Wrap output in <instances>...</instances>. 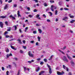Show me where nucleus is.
Instances as JSON below:
<instances>
[{
	"instance_id": "obj_44",
	"label": "nucleus",
	"mask_w": 75,
	"mask_h": 75,
	"mask_svg": "<svg viewBox=\"0 0 75 75\" xmlns=\"http://www.w3.org/2000/svg\"><path fill=\"white\" fill-rule=\"evenodd\" d=\"M44 73V71H42L40 73L41 74H42Z\"/></svg>"
},
{
	"instance_id": "obj_36",
	"label": "nucleus",
	"mask_w": 75,
	"mask_h": 75,
	"mask_svg": "<svg viewBox=\"0 0 75 75\" xmlns=\"http://www.w3.org/2000/svg\"><path fill=\"white\" fill-rule=\"evenodd\" d=\"M47 67H48V68H49V69H50V68H51L50 66V65H48V64H47Z\"/></svg>"
},
{
	"instance_id": "obj_47",
	"label": "nucleus",
	"mask_w": 75,
	"mask_h": 75,
	"mask_svg": "<svg viewBox=\"0 0 75 75\" xmlns=\"http://www.w3.org/2000/svg\"><path fill=\"white\" fill-rule=\"evenodd\" d=\"M58 4H59V6H61L62 4L61 3V2H59L58 3Z\"/></svg>"
},
{
	"instance_id": "obj_60",
	"label": "nucleus",
	"mask_w": 75,
	"mask_h": 75,
	"mask_svg": "<svg viewBox=\"0 0 75 75\" xmlns=\"http://www.w3.org/2000/svg\"><path fill=\"white\" fill-rule=\"evenodd\" d=\"M9 38H13V36H9Z\"/></svg>"
},
{
	"instance_id": "obj_35",
	"label": "nucleus",
	"mask_w": 75,
	"mask_h": 75,
	"mask_svg": "<svg viewBox=\"0 0 75 75\" xmlns=\"http://www.w3.org/2000/svg\"><path fill=\"white\" fill-rule=\"evenodd\" d=\"M66 47H67L66 46H64L63 47V48L62 49L63 50H65Z\"/></svg>"
},
{
	"instance_id": "obj_10",
	"label": "nucleus",
	"mask_w": 75,
	"mask_h": 75,
	"mask_svg": "<svg viewBox=\"0 0 75 75\" xmlns=\"http://www.w3.org/2000/svg\"><path fill=\"white\" fill-rule=\"evenodd\" d=\"M8 8V4H6L5 5V6L4 7V10H6Z\"/></svg>"
},
{
	"instance_id": "obj_61",
	"label": "nucleus",
	"mask_w": 75,
	"mask_h": 75,
	"mask_svg": "<svg viewBox=\"0 0 75 75\" xmlns=\"http://www.w3.org/2000/svg\"><path fill=\"white\" fill-rule=\"evenodd\" d=\"M47 22H50V21H51L49 19H47Z\"/></svg>"
},
{
	"instance_id": "obj_31",
	"label": "nucleus",
	"mask_w": 75,
	"mask_h": 75,
	"mask_svg": "<svg viewBox=\"0 0 75 75\" xmlns=\"http://www.w3.org/2000/svg\"><path fill=\"white\" fill-rule=\"evenodd\" d=\"M10 36L8 35H6V38H9Z\"/></svg>"
},
{
	"instance_id": "obj_3",
	"label": "nucleus",
	"mask_w": 75,
	"mask_h": 75,
	"mask_svg": "<svg viewBox=\"0 0 75 75\" xmlns=\"http://www.w3.org/2000/svg\"><path fill=\"white\" fill-rule=\"evenodd\" d=\"M63 59L64 61L67 62H68V60L67 59L66 56H64L63 58Z\"/></svg>"
},
{
	"instance_id": "obj_57",
	"label": "nucleus",
	"mask_w": 75,
	"mask_h": 75,
	"mask_svg": "<svg viewBox=\"0 0 75 75\" xmlns=\"http://www.w3.org/2000/svg\"><path fill=\"white\" fill-rule=\"evenodd\" d=\"M2 71H4V68L3 67H2Z\"/></svg>"
},
{
	"instance_id": "obj_1",
	"label": "nucleus",
	"mask_w": 75,
	"mask_h": 75,
	"mask_svg": "<svg viewBox=\"0 0 75 75\" xmlns=\"http://www.w3.org/2000/svg\"><path fill=\"white\" fill-rule=\"evenodd\" d=\"M57 8V6H54V5H52L51 6L50 9L51 10V11H54V9L55 10H56Z\"/></svg>"
},
{
	"instance_id": "obj_32",
	"label": "nucleus",
	"mask_w": 75,
	"mask_h": 75,
	"mask_svg": "<svg viewBox=\"0 0 75 75\" xmlns=\"http://www.w3.org/2000/svg\"><path fill=\"white\" fill-rule=\"evenodd\" d=\"M68 75H72V73L71 72H69L68 73Z\"/></svg>"
},
{
	"instance_id": "obj_50",
	"label": "nucleus",
	"mask_w": 75,
	"mask_h": 75,
	"mask_svg": "<svg viewBox=\"0 0 75 75\" xmlns=\"http://www.w3.org/2000/svg\"><path fill=\"white\" fill-rule=\"evenodd\" d=\"M33 11H34V12H37V9H35L33 10Z\"/></svg>"
},
{
	"instance_id": "obj_12",
	"label": "nucleus",
	"mask_w": 75,
	"mask_h": 75,
	"mask_svg": "<svg viewBox=\"0 0 75 75\" xmlns=\"http://www.w3.org/2000/svg\"><path fill=\"white\" fill-rule=\"evenodd\" d=\"M39 17H40V15H39V14H37V15H36V17H37V18H38V19L39 20H40V19H41V18Z\"/></svg>"
},
{
	"instance_id": "obj_40",
	"label": "nucleus",
	"mask_w": 75,
	"mask_h": 75,
	"mask_svg": "<svg viewBox=\"0 0 75 75\" xmlns=\"http://www.w3.org/2000/svg\"><path fill=\"white\" fill-rule=\"evenodd\" d=\"M70 17L71 18H74V16H70Z\"/></svg>"
},
{
	"instance_id": "obj_30",
	"label": "nucleus",
	"mask_w": 75,
	"mask_h": 75,
	"mask_svg": "<svg viewBox=\"0 0 75 75\" xmlns=\"http://www.w3.org/2000/svg\"><path fill=\"white\" fill-rule=\"evenodd\" d=\"M12 64H13V65H14L15 67H16L17 66V64H16V63L15 62H13L12 63Z\"/></svg>"
},
{
	"instance_id": "obj_41",
	"label": "nucleus",
	"mask_w": 75,
	"mask_h": 75,
	"mask_svg": "<svg viewBox=\"0 0 75 75\" xmlns=\"http://www.w3.org/2000/svg\"><path fill=\"white\" fill-rule=\"evenodd\" d=\"M8 68H10V69H11V66L10 65H8Z\"/></svg>"
},
{
	"instance_id": "obj_2",
	"label": "nucleus",
	"mask_w": 75,
	"mask_h": 75,
	"mask_svg": "<svg viewBox=\"0 0 75 75\" xmlns=\"http://www.w3.org/2000/svg\"><path fill=\"white\" fill-rule=\"evenodd\" d=\"M28 55L30 57H32V58L34 57V55L31 53V52L30 51H29L28 52Z\"/></svg>"
},
{
	"instance_id": "obj_64",
	"label": "nucleus",
	"mask_w": 75,
	"mask_h": 75,
	"mask_svg": "<svg viewBox=\"0 0 75 75\" xmlns=\"http://www.w3.org/2000/svg\"><path fill=\"white\" fill-rule=\"evenodd\" d=\"M23 48L24 49H26V47H25V46H23Z\"/></svg>"
},
{
	"instance_id": "obj_27",
	"label": "nucleus",
	"mask_w": 75,
	"mask_h": 75,
	"mask_svg": "<svg viewBox=\"0 0 75 75\" xmlns=\"http://www.w3.org/2000/svg\"><path fill=\"white\" fill-rule=\"evenodd\" d=\"M5 23L6 25H8V22L5 21Z\"/></svg>"
},
{
	"instance_id": "obj_54",
	"label": "nucleus",
	"mask_w": 75,
	"mask_h": 75,
	"mask_svg": "<svg viewBox=\"0 0 75 75\" xmlns=\"http://www.w3.org/2000/svg\"><path fill=\"white\" fill-rule=\"evenodd\" d=\"M19 31L20 33H22V31H21V29H20L19 30Z\"/></svg>"
},
{
	"instance_id": "obj_56",
	"label": "nucleus",
	"mask_w": 75,
	"mask_h": 75,
	"mask_svg": "<svg viewBox=\"0 0 75 75\" xmlns=\"http://www.w3.org/2000/svg\"><path fill=\"white\" fill-rule=\"evenodd\" d=\"M12 2V0H10L8 1V3H10Z\"/></svg>"
},
{
	"instance_id": "obj_38",
	"label": "nucleus",
	"mask_w": 75,
	"mask_h": 75,
	"mask_svg": "<svg viewBox=\"0 0 75 75\" xmlns=\"http://www.w3.org/2000/svg\"><path fill=\"white\" fill-rule=\"evenodd\" d=\"M44 61H45V62H47V60L46 59H44Z\"/></svg>"
},
{
	"instance_id": "obj_20",
	"label": "nucleus",
	"mask_w": 75,
	"mask_h": 75,
	"mask_svg": "<svg viewBox=\"0 0 75 75\" xmlns=\"http://www.w3.org/2000/svg\"><path fill=\"white\" fill-rule=\"evenodd\" d=\"M5 51L6 52H9V49L8 48H6V49Z\"/></svg>"
},
{
	"instance_id": "obj_22",
	"label": "nucleus",
	"mask_w": 75,
	"mask_h": 75,
	"mask_svg": "<svg viewBox=\"0 0 75 75\" xmlns=\"http://www.w3.org/2000/svg\"><path fill=\"white\" fill-rule=\"evenodd\" d=\"M28 17H29V18H32L33 17V16L31 15H29L28 16Z\"/></svg>"
},
{
	"instance_id": "obj_11",
	"label": "nucleus",
	"mask_w": 75,
	"mask_h": 75,
	"mask_svg": "<svg viewBox=\"0 0 75 75\" xmlns=\"http://www.w3.org/2000/svg\"><path fill=\"white\" fill-rule=\"evenodd\" d=\"M40 67H37L36 69V72H38L40 70Z\"/></svg>"
},
{
	"instance_id": "obj_17",
	"label": "nucleus",
	"mask_w": 75,
	"mask_h": 75,
	"mask_svg": "<svg viewBox=\"0 0 75 75\" xmlns=\"http://www.w3.org/2000/svg\"><path fill=\"white\" fill-rule=\"evenodd\" d=\"M38 31H39V33H40V34H41V33H42V31L40 29H38Z\"/></svg>"
},
{
	"instance_id": "obj_55",
	"label": "nucleus",
	"mask_w": 75,
	"mask_h": 75,
	"mask_svg": "<svg viewBox=\"0 0 75 75\" xmlns=\"http://www.w3.org/2000/svg\"><path fill=\"white\" fill-rule=\"evenodd\" d=\"M20 53H22L23 52V50H20Z\"/></svg>"
},
{
	"instance_id": "obj_24",
	"label": "nucleus",
	"mask_w": 75,
	"mask_h": 75,
	"mask_svg": "<svg viewBox=\"0 0 75 75\" xmlns=\"http://www.w3.org/2000/svg\"><path fill=\"white\" fill-rule=\"evenodd\" d=\"M75 22V20H72L70 21V23H74Z\"/></svg>"
},
{
	"instance_id": "obj_37",
	"label": "nucleus",
	"mask_w": 75,
	"mask_h": 75,
	"mask_svg": "<svg viewBox=\"0 0 75 75\" xmlns=\"http://www.w3.org/2000/svg\"><path fill=\"white\" fill-rule=\"evenodd\" d=\"M13 59L16 61H17V60H18V58H17L15 57L13 58Z\"/></svg>"
},
{
	"instance_id": "obj_15",
	"label": "nucleus",
	"mask_w": 75,
	"mask_h": 75,
	"mask_svg": "<svg viewBox=\"0 0 75 75\" xmlns=\"http://www.w3.org/2000/svg\"><path fill=\"white\" fill-rule=\"evenodd\" d=\"M68 17L67 16H65L64 18H63V20H68Z\"/></svg>"
},
{
	"instance_id": "obj_6",
	"label": "nucleus",
	"mask_w": 75,
	"mask_h": 75,
	"mask_svg": "<svg viewBox=\"0 0 75 75\" xmlns=\"http://www.w3.org/2000/svg\"><path fill=\"white\" fill-rule=\"evenodd\" d=\"M64 74V72H61L59 71H57V74L58 75H63Z\"/></svg>"
},
{
	"instance_id": "obj_63",
	"label": "nucleus",
	"mask_w": 75,
	"mask_h": 75,
	"mask_svg": "<svg viewBox=\"0 0 75 75\" xmlns=\"http://www.w3.org/2000/svg\"><path fill=\"white\" fill-rule=\"evenodd\" d=\"M28 63H29V64H31V62L30 61H28Z\"/></svg>"
},
{
	"instance_id": "obj_25",
	"label": "nucleus",
	"mask_w": 75,
	"mask_h": 75,
	"mask_svg": "<svg viewBox=\"0 0 75 75\" xmlns=\"http://www.w3.org/2000/svg\"><path fill=\"white\" fill-rule=\"evenodd\" d=\"M57 14H58V11L56 10V11H55V15H57Z\"/></svg>"
},
{
	"instance_id": "obj_8",
	"label": "nucleus",
	"mask_w": 75,
	"mask_h": 75,
	"mask_svg": "<svg viewBox=\"0 0 75 75\" xmlns=\"http://www.w3.org/2000/svg\"><path fill=\"white\" fill-rule=\"evenodd\" d=\"M3 25H4L3 23L1 22H0V26L1 27V28H3Z\"/></svg>"
},
{
	"instance_id": "obj_28",
	"label": "nucleus",
	"mask_w": 75,
	"mask_h": 75,
	"mask_svg": "<svg viewBox=\"0 0 75 75\" xmlns=\"http://www.w3.org/2000/svg\"><path fill=\"white\" fill-rule=\"evenodd\" d=\"M13 27H15V30H17V26L15 25L14 26H13Z\"/></svg>"
},
{
	"instance_id": "obj_59",
	"label": "nucleus",
	"mask_w": 75,
	"mask_h": 75,
	"mask_svg": "<svg viewBox=\"0 0 75 75\" xmlns=\"http://www.w3.org/2000/svg\"><path fill=\"white\" fill-rule=\"evenodd\" d=\"M20 75V70H19V71L18 72L17 75Z\"/></svg>"
},
{
	"instance_id": "obj_62",
	"label": "nucleus",
	"mask_w": 75,
	"mask_h": 75,
	"mask_svg": "<svg viewBox=\"0 0 75 75\" xmlns=\"http://www.w3.org/2000/svg\"><path fill=\"white\" fill-rule=\"evenodd\" d=\"M21 20H25V18L23 17V18H21Z\"/></svg>"
},
{
	"instance_id": "obj_39",
	"label": "nucleus",
	"mask_w": 75,
	"mask_h": 75,
	"mask_svg": "<svg viewBox=\"0 0 75 75\" xmlns=\"http://www.w3.org/2000/svg\"><path fill=\"white\" fill-rule=\"evenodd\" d=\"M17 5L16 4H14L13 5V7H17Z\"/></svg>"
},
{
	"instance_id": "obj_7",
	"label": "nucleus",
	"mask_w": 75,
	"mask_h": 75,
	"mask_svg": "<svg viewBox=\"0 0 75 75\" xmlns=\"http://www.w3.org/2000/svg\"><path fill=\"white\" fill-rule=\"evenodd\" d=\"M23 68L24 69V71L25 72V71H26V70H28V71H30V69H29V68H27V67H23Z\"/></svg>"
},
{
	"instance_id": "obj_49",
	"label": "nucleus",
	"mask_w": 75,
	"mask_h": 75,
	"mask_svg": "<svg viewBox=\"0 0 75 75\" xmlns=\"http://www.w3.org/2000/svg\"><path fill=\"white\" fill-rule=\"evenodd\" d=\"M8 72H9L8 71H6V75H9V74H8Z\"/></svg>"
},
{
	"instance_id": "obj_26",
	"label": "nucleus",
	"mask_w": 75,
	"mask_h": 75,
	"mask_svg": "<svg viewBox=\"0 0 75 75\" xmlns=\"http://www.w3.org/2000/svg\"><path fill=\"white\" fill-rule=\"evenodd\" d=\"M8 28H9V29L7 30V31H11V27H9Z\"/></svg>"
},
{
	"instance_id": "obj_43",
	"label": "nucleus",
	"mask_w": 75,
	"mask_h": 75,
	"mask_svg": "<svg viewBox=\"0 0 75 75\" xmlns=\"http://www.w3.org/2000/svg\"><path fill=\"white\" fill-rule=\"evenodd\" d=\"M64 9L65 10H69V9H68L67 8H64Z\"/></svg>"
},
{
	"instance_id": "obj_5",
	"label": "nucleus",
	"mask_w": 75,
	"mask_h": 75,
	"mask_svg": "<svg viewBox=\"0 0 75 75\" xmlns=\"http://www.w3.org/2000/svg\"><path fill=\"white\" fill-rule=\"evenodd\" d=\"M70 63L71 64V65L73 67H74V65H75V63H74V62L73 60H71L70 61Z\"/></svg>"
},
{
	"instance_id": "obj_42",
	"label": "nucleus",
	"mask_w": 75,
	"mask_h": 75,
	"mask_svg": "<svg viewBox=\"0 0 75 75\" xmlns=\"http://www.w3.org/2000/svg\"><path fill=\"white\" fill-rule=\"evenodd\" d=\"M35 42H34V41H31L30 42V43H32V44H33V43H34Z\"/></svg>"
},
{
	"instance_id": "obj_34",
	"label": "nucleus",
	"mask_w": 75,
	"mask_h": 75,
	"mask_svg": "<svg viewBox=\"0 0 75 75\" xmlns=\"http://www.w3.org/2000/svg\"><path fill=\"white\" fill-rule=\"evenodd\" d=\"M33 34H37V31H34L33 32Z\"/></svg>"
},
{
	"instance_id": "obj_13",
	"label": "nucleus",
	"mask_w": 75,
	"mask_h": 75,
	"mask_svg": "<svg viewBox=\"0 0 75 75\" xmlns=\"http://www.w3.org/2000/svg\"><path fill=\"white\" fill-rule=\"evenodd\" d=\"M17 14L18 15V17H19L21 16V15H20V11H18Z\"/></svg>"
},
{
	"instance_id": "obj_21",
	"label": "nucleus",
	"mask_w": 75,
	"mask_h": 75,
	"mask_svg": "<svg viewBox=\"0 0 75 75\" xmlns=\"http://www.w3.org/2000/svg\"><path fill=\"white\" fill-rule=\"evenodd\" d=\"M59 52H61V53H62V54H64H64H65V53H64V52H63V51H61V50H59Z\"/></svg>"
},
{
	"instance_id": "obj_48",
	"label": "nucleus",
	"mask_w": 75,
	"mask_h": 75,
	"mask_svg": "<svg viewBox=\"0 0 75 75\" xmlns=\"http://www.w3.org/2000/svg\"><path fill=\"white\" fill-rule=\"evenodd\" d=\"M8 34V32H7V31H5V33H4L5 35H6V34Z\"/></svg>"
},
{
	"instance_id": "obj_53",
	"label": "nucleus",
	"mask_w": 75,
	"mask_h": 75,
	"mask_svg": "<svg viewBox=\"0 0 75 75\" xmlns=\"http://www.w3.org/2000/svg\"><path fill=\"white\" fill-rule=\"evenodd\" d=\"M50 3H54V1H52V0H50Z\"/></svg>"
},
{
	"instance_id": "obj_9",
	"label": "nucleus",
	"mask_w": 75,
	"mask_h": 75,
	"mask_svg": "<svg viewBox=\"0 0 75 75\" xmlns=\"http://www.w3.org/2000/svg\"><path fill=\"white\" fill-rule=\"evenodd\" d=\"M66 55H67V57L69 59V60H71L72 58L71 57H70V56H69L68 54H66Z\"/></svg>"
},
{
	"instance_id": "obj_14",
	"label": "nucleus",
	"mask_w": 75,
	"mask_h": 75,
	"mask_svg": "<svg viewBox=\"0 0 75 75\" xmlns=\"http://www.w3.org/2000/svg\"><path fill=\"white\" fill-rule=\"evenodd\" d=\"M6 18V16H0V18Z\"/></svg>"
},
{
	"instance_id": "obj_58",
	"label": "nucleus",
	"mask_w": 75,
	"mask_h": 75,
	"mask_svg": "<svg viewBox=\"0 0 75 75\" xmlns=\"http://www.w3.org/2000/svg\"><path fill=\"white\" fill-rule=\"evenodd\" d=\"M6 57L7 58H9V57H10V55H9V54H8L6 55Z\"/></svg>"
},
{
	"instance_id": "obj_33",
	"label": "nucleus",
	"mask_w": 75,
	"mask_h": 75,
	"mask_svg": "<svg viewBox=\"0 0 75 75\" xmlns=\"http://www.w3.org/2000/svg\"><path fill=\"white\" fill-rule=\"evenodd\" d=\"M49 13L50 14V16H52V13L50 12H49Z\"/></svg>"
},
{
	"instance_id": "obj_18",
	"label": "nucleus",
	"mask_w": 75,
	"mask_h": 75,
	"mask_svg": "<svg viewBox=\"0 0 75 75\" xmlns=\"http://www.w3.org/2000/svg\"><path fill=\"white\" fill-rule=\"evenodd\" d=\"M44 6L45 7H47V6H48V4L46 2H45L44 3Z\"/></svg>"
},
{
	"instance_id": "obj_19",
	"label": "nucleus",
	"mask_w": 75,
	"mask_h": 75,
	"mask_svg": "<svg viewBox=\"0 0 75 75\" xmlns=\"http://www.w3.org/2000/svg\"><path fill=\"white\" fill-rule=\"evenodd\" d=\"M49 72L50 74H52V71H51V68H50L49 69Z\"/></svg>"
},
{
	"instance_id": "obj_45",
	"label": "nucleus",
	"mask_w": 75,
	"mask_h": 75,
	"mask_svg": "<svg viewBox=\"0 0 75 75\" xmlns=\"http://www.w3.org/2000/svg\"><path fill=\"white\" fill-rule=\"evenodd\" d=\"M11 48L12 49H13H13H14V46H11Z\"/></svg>"
},
{
	"instance_id": "obj_4",
	"label": "nucleus",
	"mask_w": 75,
	"mask_h": 75,
	"mask_svg": "<svg viewBox=\"0 0 75 75\" xmlns=\"http://www.w3.org/2000/svg\"><path fill=\"white\" fill-rule=\"evenodd\" d=\"M63 67L64 69L67 70V71H69V70H68V67H66V66H65V65H63Z\"/></svg>"
},
{
	"instance_id": "obj_23",
	"label": "nucleus",
	"mask_w": 75,
	"mask_h": 75,
	"mask_svg": "<svg viewBox=\"0 0 75 75\" xmlns=\"http://www.w3.org/2000/svg\"><path fill=\"white\" fill-rule=\"evenodd\" d=\"M38 41H40V39H41V38L40 37V36H38Z\"/></svg>"
},
{
	"instance_id": "obj_29",
	"label": "nucleus",
	"mask_w": 75,
	"mask_h": 75,
	"mask_svg": "<svg viewBox=\"0 0 75 75\" xmlns=\"http://www.w3.org/2000/svg\"><path fill=\"white\" fill-rule=\"evenodd\" d=\"M46 11H49L50 10V8H47L45 9Z\"/></svg>"
},
{
	"instance_id": "obj_51",
	"label": "nucleus",
	"mask_w": 75,
	"mask_h": 75,
	"mask_svg": "<svg viewBox=\"0 0 75 75\" xmlns=\"http://www.w3.org/2000/svg\"><path fill=\"white\" fill-rule=\"evenodd\" d=\"M43 17H44L45 18H46V15H45V14H43Z\"/></svg>"
},
{
	"instance_id": "obj_46",
	"label": "nucleus",
	"mask_w": 75,
	"mask_h": 75,
	"mask_svg": "<svg viewBox=\"0 0 75 75\" xmlns=\"http://www.w3.org/2000/svg\"><path fill=\"white\" fill-rule=\"evenodd\" d=\"M40 64L41 65H43L44 64V62H42L40 63Z\"/></svg>"
},
{
	"instance_id": "obj_16",
	"label": "nucleus",
	"mask_w": 75,
	"mask_h": 75,
	"mask_svg": "<svg viewBox=\"0 0 75 75\" xmlns=\"http://www.w3.org/2000/svg\"><path fill=\"white\" fill-rule=\"evenodd\" d=\"M17 41H18L19 43V44H22V42H21V40L20 39H18Z\"/></svg>"
},
{
	"instance_id": "obj_52",
	"label": "nucleus",
	"mask_w": 75,
	"mask_h": 75,
	"mask_svg": "<svg viewBox=\"0 0 75 75\" xmlns=\"http://www.w3.org/2000/svg\"><path fill=\"white\" fill-rule=\"evenodd\" d=\"M27 9L28 10V11H30V8L29 7H27Z\"/></svg>"
}]
</instances>
